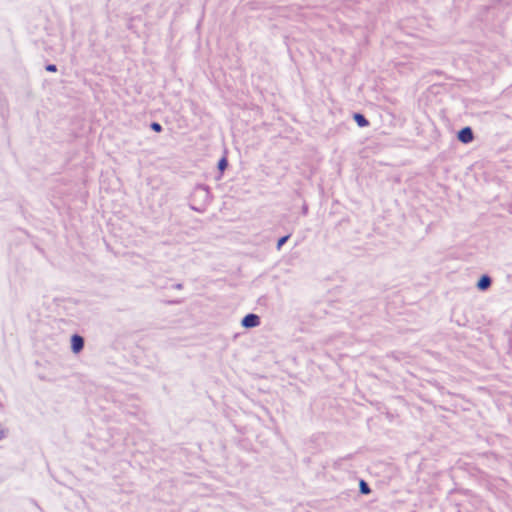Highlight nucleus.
<instances>
[{"instance_id": "obj_7", "label": "nucleus", "mask_w": 512, "mask_h": 512, "mask_svg": "<svg viewBox=\"0 0 512 512\" xmlns=\"http://www.w3.org/2000/svg\"><path fill=\"white\" fill-rule=\"evenodd\" d=\"M47 70L49 72H55L56 71V66H47Z\"/></svg>"}, {"instance_id": "obj_5", "label": "nucleus", "mask_w": 512, "mask_h": 512, "mask_svg": "<svg viewBox=\"0 0 512 512\" xmlns=\"http://www.w3.org/2000/svg\"><path fill=\"white\" fill-rule=\"evenodd\" d=\"M354 118H355V121L357 122V124L360 127H364V126H366L368 124L366 119L362 115H360V114L355 115Z\"/></svg>"}, {"instance_id": "obj_8", "label": "nucleus", "mask_w": 512, "mask_h": 512, "mask_svg": "<svg viewBox=\"0 0 512 512\" xmlns=\"http://www.w3.org/2000/svg\"><path fill=\"white\" fill-rule=\"evenodd\" d=\"M4 436V431L0 429V439Z\"/></svg>"}, {"instance_id": "obj_1", "label": "nucleus", "mask_w": 512, "mask_h": 512, "mask_svg": "<svg viewBox=\"0 0 512 512\" xmlns=\"http://www.w3.org/2000/svg\"><path fill=\"white\" fill-rule=\"evenodd\" d=\"M457 139L463 144H469L474 140V134L470 127H464L457 133Z\"/></svg>"}, {"instance_id": "obj_2", "label": "nucleus", "mask_w": 512, "mask_h": 512, "mask_svg": "<svg viewBox=\"0 0 512 512\" xmlns=\"http://www.w3.org/2000/svg\"><path fill=\"white\" fill-rule=\"evenodd\" d=\"M260 323L259 317L256 314H247L241 321V325L244 328H254Z\"/></svg>"}, {"instance_id": "obj_4", "label": "nucleus", "mask_w": 512, "mask_h": 512, "mask_svg": "<svg viewBox=\"0 0 512 512\" xmlns=\"http://www.w3.org/2000/svg\"><path fill=\"white\" fill-rule=\"evenodd\" d=\"M491 284V280L487 275H483L477 282V287L480 290H486Z\"/></svg>"}, {"instance_id": "obj_3", "label": "nucleus", "mask_w": 512, "mask_h": 512, "mask_svg": "<svg viewBox=\"0 0 512 512\" xmlns=\"http://www.w3.org/2000/svg\"><path fill=\"white\" fill-rule=\"evenodd\" d=\"M71 348L73 352L78 353L83 348V339L78 336L74 335L71 338Z\"/></svg>"}, {"instance_id": "obj_9", "label": "nucleus", "mask_w": 512, "mask_h": 512, "mask_svg": "<svg viewBox=\"0 0 512 512\" xmlns=\"http://www.w3.org/2000/svg\"><path fill=\"white\" fill-rule=\"evenodd\" d=\"M154 128H155L156 130H159V129H160L159 125H154Z\"/></svg>"}, {"instance_id": "obj_6", "label": "nucleus", "mask_w": 512, "mask_h": 512, "mask_svg": "<svg viewBox=\"0 0 512 512\" xmlns=\"http://www.w3.org/2000/svg\"><path fill=\"white\" fill-rule=\"evenodd\" d=\"M361 491L363 493H368L369 492V489L367 488V486L363 482L361 483Z\"/></svg>"}]
</instances>
